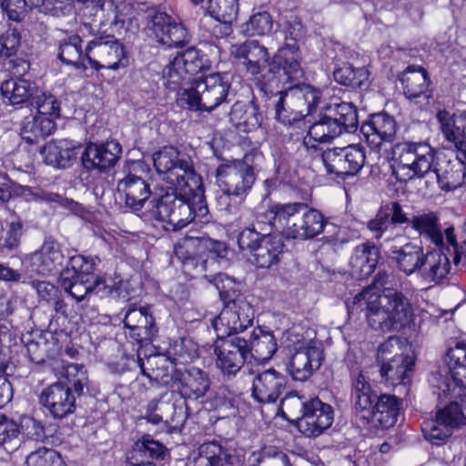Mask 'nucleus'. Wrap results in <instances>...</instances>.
<instances>
[{
	"label": "nucleus",
	"mask_w": 466,
	"mask_h": 466,
	"mask_svg": "<svg viewBox=\"0 0 466 466\" xmlns=\"http://www.w3.org/2000/svg\"><path fill=\"white\" fill-rule=\"evenodd\" d=\"M152 159L159 178L171 189L151 201L157 218L175 230L185 228L196 218L207 221L208 209L202 179L191 158L173 147H165L154 153Z\"/></svg>",
	"instance_id": "1"
},
{
	"label": "nucleus",
	"mask_w": 466,
	"mask_h": 466,
	"mask_svg": "<svg viewBox=\"0 0 466 466\" xmlns=\"http://www.w3.org/2000/svg\"><path fill=\"white\" fill-rule=\"evenodd\" d=\"M394 174L400 181L428 177L441 190L450 191L462 185L466 173V148L454 157L436 159L435 149L427 142L405 141L395 147Z\"/></svg>",
	"instance_id": "2"
},
{
	"label": "nucleus",
	"mask_w": 466,
	"mask_h": 466,
	"mask_svg": "<svg viewBox=\"0 0 466 466\" xmlns=\"http://www.w3.org/2000/svg\"><path fill=\"white\" fill-rule=\"evenodd\" d=\"M391 276L380 271L372 285L353 299V306L366 311L369 325L382 331L400 330L413 321V309L409 299L391 287Z\"/></svg>",
	"instance_id": "3"
},
{
	"label": "nucleus",
	"mask_w": 466,
	"mask_h": 466,
	"mask_svg": "<svg viewBox=\"0 0 466 466\" xmlns=\"http://www.w3.org/2000/svg\"><path fill=\"white\" fill-rule=\"evenodd\" d=\"M300 59L297 44L284 45L274 55L270 65L273 78L262 86V91L267 96L279 95L275 104V115L278 121L284 125H291L305 116L303 109H289L285 106L286 97H289L290 94L288 88L279 89L302 76Z\"/></svg>",
	"instance_id": "4"
},
{
	"label": "nucleus",
	"mask_w": 466,
	"mask_h": 466,
	"mask_svg": "<svg viewBox=\"0 0 466 466\" xmlns=\"http://www.w3.org/2000/svg\"><path fill=\"white\" fill-rule=\"evenodd\" d=\"M268 220H273L275 230L287 238L311 239L323 232L326 220L323 214L304 202L276 203L266 211Z\"/></svg>",
	"instance_id": "5"
},
{
	"label": "nucleus",
	"mask_w": 466,
	"mask_h": 466,
	"mask_svg": "<svg viewBox=\"0 0 466 466\" xmlns=\"http://www.w3.org/2000/svg\"><path fill=\"white\" fill-rule=\"evenodd\" d=\"M351 401L356 415L364 423H374L384 429L396 424L402 405V400L394 395H378L362 373L352 381Z\"/></svg>",
	"instance_id": "6"
},
{
	"label": "nucleus",
	"mask_w": 466,
	"mask_h": 466,
	"mask_svg": "<svg viewBox=\"0 0 466 466\" xmlns=\"http://www.w3.org/2000/svg\"><path fill=\"white\" fill-rule=\"evenodd\" d=\"M273 220H268L266 211L258 214L251 226L238 236V245L248 261L258 268H269L278 263L283 252L280 238L271 235Z\"/></svg>",
	"instance_id": "7"
},
{
	"label": "nucleus",
	"mask_w": 466,
	"mask_h": 466,
	"mask_svg": "<svg viewBox=\"0 0 466 466\" xmlns=\"http://www.w3.org/2000/svg\"><path fill=\"white\" fill-rule=\"evenodd\" d=\"M210 62L197 48L190 47L170 58L162 70L164 86L177 92L181 100L185 89L194 86L195 76L209 69Z\"/></svg>",
	"instance_id": "8"
},
{
	"label": "nucleus",
	"mask_w": 466,
	"mask_h": 466,
	"mask_svg": "<svg viewBox=\"0 0 466 466\" xmlns=\"http://www.w3.org/2000/svg\"><path fill=\"white\" fill-rule=\"evenodd\" d=\"M230 86L227 75L209 74L195 80L190 89H185L181 102L191 110L211 112L227 101Z\"/></svg>",
	"instance_id": "9"
},
{
	"label": "nucleus",
	"mask_w": 466,
	"mask_h": 466,
	"mask_svg": "<svg viewBox=\"0 0 466 466\" xmlns=\"http://www.w3.org/2000/svg\"><path fill=\"white\" fill-rule=\"evenodd\" d=\"M174 252L185 265H191L202 273L215 267L218 258H225L228 248L222 241L187 236L175 245Z\"/></svg>",
	"instance_id": "10"
},
{
	"label": "nucleus",
	"mask_w": 466,
	"mask_h": 466,
	"mask_svg": "<svg viewBox=\"0 0 466 466\" xmlns=\"http://www.w3.org/2000/svg\"><path fill=\"white\" fill-rule=\"evenodd\" d=\"M217 178L218 187L227 196H246L256 180L254 168L249 163V156L218 166Z\"/></svg>",
	"instance_id": "11"
},
{
	"label": "nucleus",
	"mask_w": 466,
	"mask_h": 466,
	"mask_svg": "<svg viewBox=\"0 0 466 466\" xmlns=\"http://www.w3.org/2000/svg\"><path fill=\"white\" fill-rule=\"evenodd\" d=\"M86 57L90 66L100 69L126 68L129 60L125 46L109 36L95 38L86 47Z\"/></svg>",
	"instance_id": "12"
},
{
	"label": "nucleus",
	"mask_w": 466,
	"mask_h": 466,
	"mask_svg": "<svg viewBox=\"0 0 466 466\" xmlns=\"http://www.w3.org/2000/svg\"><path fill=\"white\" fill-rule=\"evenodd\" d=\"M254 310L251 304L238 297L229 300L214 319L213 328L218 338H234L253 324Z\"/></svg>",
	"instance_id": "13"
},
{
	"label": "nucleus",
	"mask_w": 466,
	"mask_h": 466,
	"mask_svg": "<svg viewBox=\"0 0 466 466\" xmlns=\"http://www.w3.org/2000/svg\"><path fill=\"white\" fill-rule=\"evenodd\" d=\"M365 159L364 148L356 144L329 148L321 154L327 172L342 179L358 174L363 167Z\"/></svg>",
	"instance_id": "14"
},
{
	"label": "nucleus",
	"mask_w": 466,
	"mask_h": 466,
	"mask_svg": "<svg viewBox=\"0 0 466 466\" xmlns=\"http://www.w3.org/2000/svg\"><path fill=\"white\" fill-rule=\"evenodd\" d=\"M465 423L466 417L459 404L451 402L437 412L435 419L425 420L421 424V431L426 440L438 444L449 438L454 429Z\"/></svg>",
	"instance_id": "15"
},
{
	"label": "nucleus",
	"mask_w": 466,
	"mask_h": 466,
	"mask_svg": "<svg viewBox=\"0 0 466 466\" xmlns=\"http://www.w3.org/2000/svg\"><path fill=\"white\" fill-rule=\"evenodd\" d=\"M147 29L159 44L178 47L189 42L186 27L164 11L156 10L148 15Z\"/></svg>",
	"instance_id": "16"
},
{
	"label": "nucleus",
	"mask_w": 466,
	"mask_h": 466,
	"mask_svg": "<svg viewBox=\"0 0 466 466\" xmlns=\"http://www.w3.org/2000/svg\"><path fill=\"white\" fill-rule=\"evenodd\" d=\"M216 367L227 376L236 375L248 359L247 339L239 336L218 338L215 342Z\"/></svg>",
	"instance_id": "17"
},
{
	"label": "nucleus",
	"mask_w": 466,
	"mask_h": 466,
	"mask_svg": "<svg viewBox=\"0 0 466 466\" xmlns=\"http://www.w3.org/2000/svg\"><path fill=\"white\" fill-rule=\"evenodd\" d=\"M323 358L320 341L300 343L290 357L288 370L293 380L306 381L320 367Z\"/></svg>",
	"instance_id": "18"
},
{
	"label": "nucleus",
	"mask_w": 466,
	"mask_h": 466,
	"mask_svg": "<svg viewBox=\"0 0 466 466\" xmlns=\"http://www.w3.org/2000/svg\"><path fill=\"white\" fill-rule=\"evenodd\" d=\"M230 55L238 60L247 69L248 73L257 76L268 66V73L263 76V80L259 83L260 89L265 83H268L273 78L270 74L269 54L268 49L260 45L258 41L250 40L242 44L232 45L230 47Z\"/></svg>",
	"instance_id": "19"
},
{
	"label": "nucleus",
	"mask_w": 466,
	"mask_h": 466,
	"mask_svg": "<svg viewBox=\"0 0 466 466\" xmlns=\"http://www.w3.org/2000/svg\"><path fill=\"white\" fill-rule=\"evenodd\" d=\"M334 420L330 405L319 399H312L303 405V414L299 420V429L306 436H319L329 429Z\"/></svg>",
	"instance_id": "20"
},
{
	"label": "nucleus",
	"mask_w": 466,
	"mask_h": 466,
	"mask_svg": "<svg viewBox=\"0 0 466 466\" xmlns=\"http://www.w3.org/2000/svg\"><path fill=\"white\" fill-rule=\"evenodd\" d=\"M388 241H392L389 250L392 259L396 262L397 267L407 275H411L420 270L425 258L423 248L420 245L408 241L402 236H395L394 238H387Z\"/></svg>",
	"instance_id": "21"
},
{
	"label": "nucleus",
	"mask_w": 466,
	"mask_h": 466,
	"mask_svg": "<svg viewBox=\"0 0 466 466\" xmlns=\"http://www.w3.org/2000/svg\"><path fill=\"white\" fill-rule=\"evenodd\" d=\"M361 133L369 147L379 151L382 145L391 143L396 136V121L385 113L375 114L361 126Z\"/></svg>",
	"instance_id": "22"
},
{
	"label": "nucleus",
	"mask_w": 466,
	"mask_h": 466,
	"mask_svg": "<svg viewBox=\"0 0 466 466\" xmlns=\"http://www.w3.org/2000/svg\"><path fill=\"white\" fill-rule=\"evenodd\" d=\"M436 120L443 138L454 146L457 151L466 149V110L451 112L446 108L440 109Z\"/></svg>",
	"instance_id": "23"
},
{
	"label": "nucleus",
	"mask_w": 466,
	"mask_h": 466,
	"mask_svg": "<svg viewBox=\"0 0 466 466\" xmlns=\"http://www.w3.org/2000/svg\"><path fill=\"white\" fill-rule=\"evenodd\" d=\"M40 403L55 417L65 418L74 412L76 398L69 386L56 382L43 390Z\"/></svg>",
	"instance_id": "24"
},
{
	"label": "nucleus",
	"mask_w": 466,
	"mask_h": 466,
	"mask_svg": "<svg viewBox=\"0 0 466 466\" xmlns=\"http://www.w3.org/2000/svg\"><path fill=\"white\" fill-rule=\"evenodd\" d=\"M121 152V146L116 141L104 144L89 143L82 153L81 159L86 169L104 171L115 166Z\"/></svg>",
	"instance_id": "25"
},
{
	"label": "nucleus",
	"mask_w": 466,
	"mask_h": 466,
	"mask_svg": "<svg viewBox=\"0 0 466 466\" xmlns=\"http://www.w3.org/2000/svg\"><path fill=\"white\" fill-rule=\"evenodd\" d=\"M286 385L287 379L282 373L273 369L264 370L253 379L252 397L259 403L275 402Z\"/></svg>",
	"instance_id": "26"
},
{
	"label": "nucleus",
	"mask_w": 466,
	"mask_h": 466,
	"mask_svg": "<svg viewBox=\"0 0 466 466\" xmlns=\"http://www.w3.org/2000/svg\"><path fill=\"white\" fill-rule=\"evenodd\" d=\"M400 81L403 92L410 100H417L418 103L427 105L431 97L429 89L430 80L426 70L420 66H410L402 73Z\"/></svg>",
	"instance_id": "27"
},
{
	"label": "nucleus",
	"mask_w": 466,
	"mask_h": 466,
	"mask_svg": "<svg viewBox=\"0 0 466 466\" xmlns=\"http://www.w3.org/2000/svg\"><path fill=\"white\" fill-rule=\"evenodd\" d=\"M116 190L126 205L136 211L143 208L151 195L149 184L131 172L118 181Z\"/></svg>",
	"instance_id": "28"
},
{
	"label": "nucleus",
	"mask_w": 466,
	"mask_h": 466,
	"mask_svg": "<svg viewBox=\"0 0 466 466\" xmlns=\"http://www.w3.org/2000/svg\"><path fill=\"white\" fill-rule=\"evenodd\" d=\"M443 248L444 246L425 253L420 274L428 283L441 284L451 272L449 254L443 250Z\"/></svg>",
	"instance_id": "29"
},
{
	"label": "nucleus",
	"mask_w": 466,
	"mask_h": 466,
	"mask_svg": "<svg viewBox=\"0 0 466 466\" xmlns=\"http://www.w3.org/2000/svg\"><path fill=\"white\" fill-rule=\"evenodd\" d=\"M414 360L412 356L395 352L390 360L381 362L380 375L390 386L407 384L413 372Z\"/></svg>",
	"instance_id": "30"
},
{
	"label": "nucleus",
	"mask_w": 466,
	"mask_h": 466,
	"mask_svg": "<svg viewBox=\"0 0 466 466\" xmlns=\"http://www.w3.org/2000/svg\"><path fill=\"white\" fill-rule=\"evenodd\" d=\"M78 145L68 139L48 142L41 150L44 161L50 166L66 168L72 165L77 155Z\"/></svg>",
	"instance_id": "31"
},
{
	"label": "nucleus",
	"mask_w": 466,
	"mask_h": 466,
	"mask_svg": "<svg viewBox=\"0 0 466 466\" xmlns=\"http://www.w3.org/2000/svg\"><path fill=\"white\" fill-rule=\"evenodd\" d=\"M30 260L36 272L46 275L59 269L64 261V255L59 243L53 239H46L41 248L32 254Z\"/></svg>",
	"instance_id": "32"
},
{
	"label": "nucleus",
	"mask_w": 466,
	"mask_h": 466,
	"mask_svg": "<svg viewBox=\"0 0 466 466\" xmlns=\"http://www.w3.org/2000/svg\"><path fill=\"white\" fill-rule=\"evenodd\" d=\"M124 324L133 331L131 336L137 341L150 340L157 332L154 319L146 307L130 306L126 312Z\"/></svg>",
	"instance_id": "33"
},
{
	"label": "nucleus",
	"mask_w": 466,
	"mask_h": 466,
	"mask_svg": "<svg viewBox=\"0 0 466 466\" xmlns=\"http://www.w3.org/2000/svg\"><path fill=\"white\" fill-rule=\"evenodd\" d=\"M379 249L370 243L357 246L349 261L350 274L359 279L371 275L379 260Z\"/></svg>",
	"instance_id": "34"
},
{
	"label": "nucleus",
	"mask_w": 466,
	"mask_h": 466,
	"mask_svg": "<svg viewBox=\"0 0 466 466\" xmlns=\"http://www.w3.org/2000/svg\"><path fill=\"white\" fill-rule=\"evenodd\" d=\"M410 227L420 238L430 241L436 247L445 246L446 238L443 236L439 217L434 212L418 213L410 218Z\"/></svg>",
	"instance_id": "35"
},
{
	"label": "nucleus",
	"mask_w": 466,
	"mask_h": 466,
	"mask_svg": "<svg viewBox=\"0 0 466 466\" xmlns=\"http://www.w3.org/2000/svg\"><path fill=\"white\" fill-rule=\"evenodd\" d=\"M278 350L277 339L272 331L264 330L260 327L253 329L247 340V355L257 361H267Z\"/></svg>",
	"instance_id": "36"
},
{
	"label": "nucleus",
	"mask_w": 466,
	"mask_h": 466,
	"mask_svg": "<svg viewBox=\"0 0 466 466\" xmlns=\"http://www.w3.org/2000/svg\"><path fill=\"white\" fill-rule=\"evenodd\" d=\"M174 386L184 399L198 400L206 395L210 381L205 371L193 367L188 369L177 382L174 381Z\"/></svg>",
	"instance_id": "37"
},
{
	"label": "nucleus",
	"mask_w": 466,
	"mask_h": 466,
	"mask_svg": "<svg viewBox=\"0 0 466 466\" xmlns=\"http://www.w3.org/2000/svg\"><path fill=\"white\" fill-rule=\"evenodd\" d=\"M0 89L5 102L12 106L25 104L38 92L36 85L25 77L5 80Z\"/></svg>",
	"instance_id": "38"
},
{
	"label": "nucleus",
	"mask_w": 466,
	"mask_h": 466,
	"mask_svg": "<svg viewBox=\"0 0 466 466\" xmlns=\"http://www.w3.org/2000/svg\"><path fill=\"white\" fill-rule=\"evenodd\" d=\"M339 126L331 119L329 115L321 113L319 119L309 128L307 136L303 139V146L306 149L317 150V143H327L340 135Z\"/></svg>",
	"instance_id": "39"
},
{
	"label": "nucleus",
	"mask_w": 466,
	"mask_h": 466,
	"mask_svg": "<svg viewBox=\"0 0 466 466\" xmlns=\"http://www.w3.org/2000/svg\"><path fill=\"white\" fill-rule=\"evenodd\" d=\"M228 116L230 123L242 132L255 130L261 123V115L253 103L236 102Z\"/></svg>",
	"instance_id": "40"
},
{
	"label": "nucleus",
	"mask_w": 466,
	"mask_h": 466,
	"mask_svg": "<svg viewBox=\"0 0 466 466\" xmlns=\"http://www.w3.org/2000/svg\"><path fill=\"white\" fill-rule=\"evenodd\" d=\"M52 118L42 115H31L25 118L21 128V136L28 144H34L50 136L56 129Z\"/></svg>",
	"instance_id": "41"
},
{
	"label": "nucleus",
	"mask_w": 466,
	"mask_h": 466,
	"mask_svg": "<svg viewBox=\"0 0 466 466\" xmlns=\"http://www.w3.org/2000/svg\"><path fill=\"white\" fill-rule=\"evenodd\" d=\"M329 119L339 125L340 134L343 132H353L358 127V115L356 107L350 104L342 102L330 105L325 108Z\"/></svg>",
	"instance_id": "42"
},
{
	"label": "nucleus",
	"mask_w": 466,
	"mask_h": 466,
	"mask_svg": "<svg viewBox=\"0 0 466 466\" xmlns=\"http://www.w3.org/2000/svg\"><path fill=\"white\" fill-rule=\"evenodd\" d=\"M62 288L69 293L81 308L87 306L92 299L91 285L87 279H72L71 271L66 268L60 275Z\"/></svg>",
	"instance_id": "43"
},
{
	"label": "nucleus",
	"mask_w": 466,
	"mask_h": 466,
	"mask_svg": "<svg viewBox=\"0 0 466 466\" xmlns=\"http://www.w3.org/2000/svg\"><path fill=\"white\" fill-rule=\"evenodd\" d=\"M17 194L26 201H44L54 205V207H63L71 211H76L78 204L73 199L63 198L57 193L46 191L41 188H31L26 186L20 187Z\"/></svg>",
	"instance_id": "44"
},
{
	"label": "nucleus",
	"mask_w": 466,
	"mask_h": 466,
	"mask_svg": "<svg viewBox=\"0 0 466 466\" xmlns=\"http://www.w3.org/2000/svg\"><path fill=\"white\" fill-rule=\"evenodd\" d=\"M58 57L63 63L72 65L76 68H86V51L82 49L81 37L73 35L64 39L59 46Z\"/></svg>",
	"instance_id": "45"
},
{
	"label": "nucleus",
	"mask_w": 466,
	"mask_h": 466,
	"mask_svg": "<svg viewBox=\"0 0 466 466\" xmlns=\"http://www.w3.org/2000/svg\"><path fill=\"white\" fill-rule=\"evenodd\" d=\"M228 459L229 455L220 444L216 441L205 442L198 447L193 466H224Z\"/></svg>",
	"instance_id": "46"
},
{
	"label": "nucleus",
	"mask_w": 466,
	"mask_h": 466,
	"mask_svg": "<svg viewBox=\"0 0 466 466\" xmlns=\"http://www.w3.org/2000/svg\"><path fill=\"white\" fill-rule=\"evenodd\" d=\"M290 97L302 101L305 106V115L311 114L321 101V90L308 84L296 85L287 87Z\"/></svg>",
	"instance_id": "47"
},
{
	"label": "nucleus",
	"mask_w": 466,
	"mask_h": 466,
	"mask_svg": "<svg viewBox=\"0 0 466 466\" xmlns=\"http://www.w3.org/2000/svg\"><path fill=\"white\" fill-rule=\"evenodd\" d=\"M273 28V18L266 11L257 12L241 25V32L247 36H263Z\"/></svg>",
	"instance_id": "48"
},
{
	"label": "nucleus",
	"mask_w": 466,
	"mask_h": 466,
	"mask_svg": "<svg viewBox=\"0 0 466 466\" xmlns=\"http://www.w3.org/2000/svg\"><path fill=\"white\" fill-rule=\"evenodd\" d=\"M207 12L222 23H231L238 13V0H208Z\"/></svg>",
	"instance_id": "49"
},
{
	"label": "nucleus",
	"mask_w": 466,
	"mask_h": 466,
	"mask_svg": "<svg viewBox=\"0 0 466 466\" xmlns=\"http://www.w3.org/2000/svg\"><path fill=\"white\" fill-rule=\"evenodd\" d=\"M32 105L36 108L37 115L50 117L55 121L59 117L60 106L56 98L47 92H38L32 98Z\"/></svg>",
	"instance_id": "50"
},
{
	"label": "nucleus",
	"mask_w": 466,
	"mask_h": 466,
	"mask_svg": "<svg viewBox=\"0 0 466 466\" xmlns=\"http://www.w3.org/2000/svg\"><path fill=\"white\" fill-rule=\"evenodd\" d=\"M27 466H66L61 455L53 449L42 447L26 456Z\"/></svg>",
	"instance_id": "51"
},
{
	"label": "nucleus",
	"mask_w": 466,
	"mask_h": 466,
	"mask_svg": "<svg viewBox=\"0 0 466 466\" xmlns=\"http://www.w3.org/2000/svg\"><path fill=\"white\" fill-rule=\"evenodd\" d=\"M99 262L96 257L87 258L82 255L72 256L66 268L71 271L72 279H87L92 274Z\"/></svg>",
	"instance_id": "52"
},
{
	"label": "nucleus",
	"mask_w": 466,
	"mask_h": 466,
	"mask_svg": "<svg viewBox=\"0 0 466 466\" xmlns=\"http://www.w3.org/2000/svg\"><path fill=\"white\" fill-rule=\"evenodd\" d=\"M63 369V377L73 387L76 393L81 394L88 381L86 369L76 363L66 364Z\"/></svg>",
	"instance_id": "53"
},
{
	"label": "nucleus",
	"mask_w": 466,
	"mask_h": 466,
	"mask_svg": "<svg viewBox=\"0 0 466 466\" xmlns=\"http://www.w3.org/2000/svg\"><path fill=\"white\" fill-rule=\"evenodd\" d=\"M21 236L22 222L18 218L12 217L9 220L5 221L0 247L9 250L15 249L19 245Z\"/></svg>",
	"instance_id": "54"
},
{
	"label": "nucleus",
	"mask_w": 466,
	"mask_h": 466,
	"mask_svg": "<svg viewBox=\"0 0 466 466\" xmlns=\"http://www.w3.org/2000/svg\"><path fill=\"white\" fill-rule=\"evenodd\" d=\"M157 410L166 412L165 422L174 430H180L186 421V410L183 405L161 401L157 406Z\"/></svg>",
	"instance_id": "55"
},
{
	"label": "nucleus",
	"mask_w": 466,
	"mask_h": 466,
	"mask_svg": "<svg viewBox=\"0 0 466 466\" xmlns=\"http://www.w3.org/2000/svg\"><path fill=\"white\" fill-rule=\"evenodd\" d=\"M164 452L165 447L161 443L152 440L149 436H147L135 444L130 459H137L138 456L159 458L164 454Z\"/></svg>",
	"instance_id": "56"
},
{
	"label": "nucleus",
	"mask_w": 466,
	"mask_h": 466,
	"mask_svg": "<svg viewBox=\"0 0 466 466\" xmlns=\"http://www.w3.org/2000/svg\"><path fill=\"white\" fill-rule=\"evenodd\" d=\"M20 33L14 27L8 29L0 35V55L9 57L16 54L20 46Z\"/></svg>",
	"instance_id": "57"
},
{
	"label": "nucleus",
	"mask_w": 466,
	"mask_h": 466,
	"mask_svg": "<svg viewBox=\"0 0 466 466\" xmlns=\"http://www.w3.org/2000/svg\"><path fill=\"white\" fill-rule=\"evenodd\" d=\"M19 425L12 419L0 414V445L11 443L18 438Z\"/></svg>",
	"instance_id": "58"
},
{
	"label": "nucleus",
	"mask_w": 466,
	"mask_h": 466,
	"mask_svg": "<svg viewBox=\"0 0 466 466\" xmlns=\"http://www.w3.org/2000/svg\"><path fill=\"white\" fill-rule=\"evenodd\" d=\"M391 227L387 214L380 208L376 216L367 223L368 230L372 234L373 238L380 240Z\"/></svg>",
	"instance_id": "59"
},
{
	"label": "nucleus",
	"mask_w": 466,
	"mask_h": 466,
	"mask_svg": "<svg viewBox=\"0 0 466 466\" xmlns=\"http://www.w3.org/2000/svg\"><path fill=\"white\" fill-rule=\"evenodd\" d=\"M43 11L54 16H65L73 12L72 0H43Z\"/></svg>",
	"instance_id": "60"
},
{
	"label": "nucleus",
	"mask_w": 466,
	"mask_h": 466,
	"mask_svg": "<svg viewBox=\"0 0 466 466\" xmlns=\"http://www.w3.org/2000/svg\"><path fill=\"white\" fill-rule=\"evenodd\" d=\"M380 208L384 211V213L387 214V218L390 219L391 226L405 223L410 224V218L403 210V208L400 203L396 201L389 202L386 205L380 207Z\"/></svg>",
	"instance_id": "61"
},
{
	"label": "nucleus",
	"mask_w": 466,
	"mask_h": 466,
	"mask_svg": "<svg viewBox=\"0 0 466 466\" xmlns=\"http://www.w3.org/2000/svg\"><path fill=\"white\" fill-rule=\"evenodd\" d=\"M2 9L6 13L9 19L20 21L25 14V0H0Z\"/></svg>",
	"instance_id": "62"
},
{
	"label": "nucleus",
	"mask_w": 466,
	"mask_h": 466,
	"mask_svg": "<svg viewBox=\"0 0 466 466\" xmlns=\"http://www.w3.org/2000/svg\"><path fill=\"white\" fill-rule=\"evenodd\" d=\"M280 27L285 39L298 41L304 35V29L301 21L294 16L285 20L280 25Z\"/></svg>",
	"instance_id": "63"
},
{
	"label": "nucleus",
	"mask_w": 466,
	"mask_h": 466,
	"mask_svg": "<svg viewBox=\"0 0 466 466\" xmlns=\"http://www.w3.org/2000/svg\"><path fill=\"white\" fill-rule=\"evenodd\" d=\"M206 277L214 284L221 297H228L231 291H235V281L224 273H218Z\"/></svg>",
	"instance_id": "64"
}]
</instances>
